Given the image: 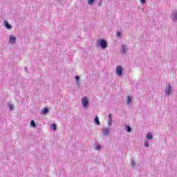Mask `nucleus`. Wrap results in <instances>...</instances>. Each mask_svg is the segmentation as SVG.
<instances>
[{
	"instance_id": "aec40b11",
	"label": "nucleus",
	"mask_w": 177,
	"mask_h": 177,
	"mask_svg": "<svg viewBox=\"0 0 177 177\" xmlns=\"http://www.w3.org/2000/svg\"><path fill=\"white\" fill-rule=\"evenodd\" d=\"M51 128H52L53 131H56V129H57L56 124H53L51 125Z\"/></svg>"
},
{
	"instance_id": "6e6552de",
	"label": "nucleus",
	"mask_w": 177,
	"mask_h": 177,
	"mask_svg": "<svg viewBox=\"0 0 177 177\" xmlns=\"http://www.w3.org/2000/svg\"><path fill=\"white\" fill-rule=\"evenodd\" d=\"M109 133H110V129L109 128L102 129V134L104 135V136H107Z\"/></svg>"
},
{
	"instance_id": "39448f33",
	"label": "nucleus",
	"mask_w": 177,
	"mask_h": 177,
	"mask_svg": "<svg viewBox=\"0 0 177 177\" xmlns=\"http://www.w3.org/2000/svg\"><path fill=\"white\" fill-rule=\"evenodd\" d=\"M116 74L118 77H121L122 75V66H118L116 68Z\"/></svg>"
},
{
	"instance_id": "20e7f679",
	"label": "nucleus",
	"mask_w": 177,
	"mask_h": 177,
	"mask_svg": "<svg viewBox=\"0 0 177 177\" xmlns=\"http://www.w3.org/2000/svg\"><path fill=\"white\" fill-rule=\"evenodd\" d=\"M16 41H17V39L15 35H10V37H9L10 45H15V44H16Z\"/></svg>"
},
{
	"instance_id": "f257e3e1",
	"label": "nucleus",
	"mask_w": 177,
	"mask_h": 177,
	"mask_svg": "<svg viewBox=\"0 0 177 177\" xmlns=\"http://www.w3.org/2000/svg\"><path fill=\"white\" fill-rule=\"evenodd\" d=\"M97 46H100L101 49H106L107 48V41L104 39H99L97 40Z\"/></svg>"
},
{
	"instance_id": "dca6fc26",
	"label": "nucleus",
	"mask_w": 177,
	"mask_h": 177,
	"mask_svg": "<svg viewBox=\"0 0 177 177\" xmlns=\"http://www.w3.org/2000/svg\"><path fill=\"white\" fill-rule=\"evenodd\" d=\"M116 35H117L118 38H122V34L120 31H117Z\"/></svg>"
},
{
	"instance_id": "1a4fd4ad",
	"label": "nucleus",
	"mask_w": 177,
	"mask_h": 177,
	"mask_svg": "<svg viewBox=\"0 0 177 177\" xmlns=\"http://www.w3.org/2000/svg\"><path fill=\"white\" fill-rule=\"evenodd\" d=\"M4 27L7 30H12V25L10 24L9 23H8V21H4Z\"/></svg>"
},
{
	"instance_id": "6ab92c4d",
	"label": "nucleus",
	"mask_w": 177,
	"mask_h": 177,
	"mask_svg": "<svg viewBox=\"0 0 177 177\" xmlns=\"http://www.w3.org/2000/svg\"><path fill=\"white\" fill-rule=\"evenodd\" d=\"M88 5L92 6L95 3V0H88Z\"/></svg>"
},
{
	"instance_id": "f03ea898",
	"label": "nucleus",
	"mask_w": 177,
	"mask_h": 177,
	"mask_svg": "<svg viewBox=\"0 0 177 177\" xmlns=\"http://www.w3.org/2000/svg\"><path fill=\"white\" fill-rule=\"evenodd\" d=\"M174 92V90L172 89V86H171V84H168L165 88V93L166 96H169L171 93Z\"/></svg>"
},
{
	"instance_id": "423d86ee",
	"label": "nucleus",
	"mask_w": 177,
	"mask_h": 177,
	"mask_svg": "<svg viewBox=\"0 0 177 177\" xmlns=\"http://www.w3.org/2000/svg\"><path fill=\"white\" fill-rule=\"evenodd\" d=\"M171 19H172V21H174V23H176V21H177V11H174L172 12Z\"/></svg>"
},
{
	"instance_id": "a211bd4d",
	"label": "nucleus",
	"mask_w": 177,
	"mask_h": 177,
	"mask_svg": "<svg viewBox=\"0 0 177 177\" xmlns=\"http://www.w3.org/2000/svg\"><path fill=\"white\" fill-rule=\"evenodd\" d=\"M30 126H32L33 128H35V127H37V124H35V122L34 120L30 121Z\"/></svg>"
},
{
	"instance_id": "a878e982",
	"label": "nucleus",
	"mask_w": 177,
	"mask_h": 177,
	"mask_svg": "<svg viewBox=\"0 0 177 177\" xmlns=\"http://www.w3.org/2000/svg\"><path fill=\"white\" fill-rule=\"evenodd\" d=\"M102 1H100L98 2V6H102Z\"/></svg>"
},
{
	"instance_id": "5701e85b",
	"label": "nucleus",
	"mask_w": 177,
	"mask_h": 177,
	"mask_svg": "<svg viewBox=\"0 0 177 177\" xmlns=\"http://www.w3.org/2000/svg\"><path fill=\"white\" fill-rule=\"evenodd\" d=\"M141 5H145L146 3V0H140Z\"/></svg>"
},
{
	"instance_id": "412c9836",
	"label": "nucleus",
	"mask_w": 177,
	"mask_h": 177,
	"mask_svg": "<svg viewBox=\"0 0 177 177\" xmlns=\"http://www.w3.org/2000/svg\"><path fill=\"white\" fill-rule=\"evenodd\" d=\"M145 147H150V144L149 143V141L145 142Z\"/></svg>"
},
{
	"instance_id": "4be33fe9",
	"label": "nucleus",
	"mask_w": 177,
	"mask_h": 177,
	"mask_svg": "<svg viewBox=\"0 0 177 177\" xmlns=\"http://www.w3.org/2000/svg\"><path fill=\"white\" fill-rule=\"evenodd\" d=\"M131 165L133 168H135L136 163H135V161L133 160H131Z\"/></svg>"
},
{
	"instance_id": "7ed1b4c3",
	"label": "nucleus",
	"mask_w": 177,
	"mask_h": 177,
	"mask_svg": "<svg viewBox=\"0 0 177 177\" xmlns=\"http://www.w3.org/2000/svg\"><path fill=\"white\" fill-rule=\"evenodd\" d=\"M82 104L84 109H88V106H89V99H88L87 97L82 98Z\"/></svg>"
},
{
	"instance_id": "ddd939ff",
	"label": "nucleus",
	"mask_w": 177,
	"mask_h": 177,
	"mask_svg": "<svg viewBox=\"0 0 177 177\" xmlns=\"http://www.w3.org/2000/svg\"><path fill=\"white\" fill-rule=\"evenodd\" d=\"M75 79L76 80V84L78 86V88H80V76H75Z\"/></svg>"
},
{
	"instance_id": "0eeeda50",
	"label": "nucleus",
	"mask_w": 177,
	"mask_h": 177,
	"mask_svg": "<svg viewBox=\"0 0 177 177\" xmlns=\"http://www.w3.org/2000/svg\"><path fill=\"white\" fill-rule=\"evenodd\" d=\"M108 118H109L108 125L109 127H111V125H113V115L111 114H109L108 115Z\"/></svg>"
},
{
	"instance_id": "9d476101",
	"label": "nucleus",
	"mask_w": 177,
	"mask_h": 177,
	"mask_svg": "<svg viewBox=\"0 0 177 177\" xmlns=\"http://www.w3.org/2000/svg\"><path fill=\"white\" fill-rule=\"evenodd\" d=\"M121 52L122 53H125V52H127V46L124 44L122 45Z\"/></svg>"
},
{
	"instance_id": "b1692460",
	"label": "nucleus",
	"mask_w": 177,
	"mask_h": 177,
	"mask_svg": "<svg viewBox=\"0 0 177 177\" xmlns=\"http://www.w3.org/2000/svg\"><path fill=\"white\" fill-rule=\"evenodd\" d=\"M100 149H102V147H100V145L95 146V150H100Z\"/></svg>"
},
{
	"instance_id": "9b49d317",
	"label": "nucleus",
	"mask_w": 177,
	"mask_h": 177,
	"mask_svg": "<svg viewBox=\"0 0 177 177\" xmlns=\"http://www.w3.org/2000/svg\"><path fill=\"white\" fill-rule=\"evenodd\" d=\"M94 122H95V124H96L97 125H100V121H99V117L95 116V118L94 119Z\"/></svg>"
},
{
	"instance_id": "4468645a",
	"label": "nucleus",
	"mask_w": 177,
	"mask_h": 177,
	"mask_svg": "<svg viewBox=\"0 0 177 177\" xmlns=\"http://www.w3.org/2000/svg\"><path fill=\"white\" fill-rule=\"evenodd\" d=\"M48 113H49V109H48V108H44L41 111V114H46Z\"/></svg>"
},
{
	"instance_id": "bb28decb",
	"label": "nucleus",
	"mask_w": 177,
	"mask_h": 177,
	"mask_svg": "<svg viewBox=\"0 0 177 177\" xmlns=\"http://www.w3.org/2000/svg\"><path fill=\"white\" fill-rule=\"evenodd\" d=\"M25 71H27V67H25Z\"/></svg>"
},
{
	"instance_id": "f3484780",
	"label": "nucleus",
	"mask_w": 177,
	"mask_h": 177,
	"mask_svg": "<svg viewBox=\"0 0 177 177\" xmlns=\"http://www.w3.org/2000/svg\"><path fill=\"white\" fill-rule=\"evenodd\" d=\"M131 100H132L131 99V96L128 95L127 99V104H130Z\"/></svg>"
},
{
	"instance_id": "2eb2a0df",
	"label": "nucleus",
	"mask_w": 177,
	"mask_h": 177,
	"mask_svg": "<svg viewBox=\"0 0 177 177\" xmlns=\"http://www.w3.org/2000/svg\"><path fill=\"white\" fill-rule=\"evenodd\" d=\"M125 129L128 133L132 132V129L131 128V126H126Z\"/></svg>"
},
{
	"instance_id": "f8f14e48",
	"label": "nucleus",
	"mask_w": 177,
	"mask_h": 177,
	"mask_svg": "<svg viewBox=\"0 0 177 177\" xmlns=\"http://www.w3.org/2000/svg\"><path fill=\"white\" fill-rule=\"evenodd\" d=\"M147 139H148L149 140H151L153 139V135L151 134V133H148L147 134L146 136Z\"/></svg>"
},
{
	"instance_id": "393cba45",
	"label": "nucleus",
	"mask_w": 177,
	"mask_h": 177,
	"mask_svg": "<svg viewBox=\"0 0 177 177\" xmlns=\"http://www.w3.org/2000/svg\"><path fill=\"white\" fill-rule=\"evenodd\" d=\"M8 107H9V110L10 111L13 110V104H9Z\"/></svg>"
}]
</instances>
